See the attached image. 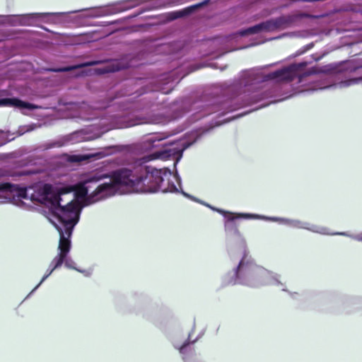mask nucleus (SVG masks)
<instances>
[{
    "label": "nucleus",
    "instance_id": "obj_4",
    "mask_svg": "<svg viewBox=\"0 0 362 362\" xmlns=\"http://www.w3.org/2000/svg\"><path fill=\"white\" fill-rule=\"evenodd\" d=\"M222 284L224 286L240 284L252 288L274 285L279 286L283 291L288 292L293 299L300 296L298 292H291L286 289L285 284L281 281L279 274L257 265L246 251H244L238 266L222 277Z\"/></svg>",
    "mask_w": 362,
    "mask_h": 362
},
{
    "label": "nucleus",
    "instance_id": "obj_23",
    "mask_svg": "<svg viewBox=\"0 0 362 362\" xmlns=\"http://www.w3.org/2000/svg\"><path fill=\"white\" fill-rule=\"evenodd\" d=\"M189 344V342H185L182 346H181L179 349L180 353L184 354L185 352V349Z\"/></svg>",
    "mask_w": 362,
    "mask_h": 362
},
{
    "label": "nucleus",
    "instance_id": "obj_30",
    "mask_svg": "<svg viewBox=\"0 0 362 362\" xmlns=\"http://www.w3.org/2000/svg\"><path fill=\"white\" fill-rule=\"evenodd\" d=\"M308 46H309L308 49H310V47H313V44H310V45H309Z\"/></svg>",
    "mask_w": 362,
    "mask_h": 362
},
{
    "label": "nucleus",
    "instance_id": "obj_28",
    "mask_svg": "<svg viewBox=\"0 0 362 362\" xmlns=\"http://www.w3.org/2000/svg\"><path fill=\"white\" fill-rule=\"evenodd\" d=\"M116 23V21H112V22L109 23V24H110V25H112V24H114V23Z\"/></svg>",
    "mask_w": 362,
    "mask_h": 362
},
{
    "label": "nucleus",
    "instance_id": "obj_26",
    "mask_svg": "<svg viewBox=\"0 0 362 362\" xmlns=\"http://www.w3.org/2000/svg\"><path fill=\"white\" fill-rule=\"evenodd\" d=\"M28 172L27 171H22L19 173V175H28Z\"/></svg>",
    "mask_w": 362,
    "mask_h": 362
},
{
    "label": "nucleus",
    "instance_id": "obj_14",
    "mask_svg": "<svg viewBox=\"0 0 362 362\" xmlns=\"http://www.w3.org/2000/svg\"><path fill=\"white\" fill-rule=\"evenodd\" d=\"M107 155V153H105L104 151H98L96 153H86V154H76V155H72L71 156L70 160L72 162H82V161L88 160L90 159H93V160L100 159L102 158L105 157Z\"/></svg>",
    "mask_w": 362,
    "mask_h": 362
},
{
    "label": "nucleus",
    "instance_id": "obj_16",
    "mask_svg": "<svg viewBox=\"0 0 362 362\" xmlns=\"http://www.w3.org/2000/svg\"><path fill=\"white\" fill-rule=\"evenodd\" d=\"M100 63V61H90V62H84L82 64H78L74 65V66H65V67H62V68L51 69V71H54V72H67V71H72L74 69H80V68H83V67H86V66H95Z\"/></svg>",
    "mask_w": 362,
    "mask_h": 362
},
{
    "label": "nucleus",
    "instance_id": "obj_7",
    "mask_svg": "<svg viewBox=\"0 0 362 362\" xmlns=\"http://www.w3.org/2000/svg\"><path fill=\"white\" fill-rule=\"evenodd\" d=\"M110 122L107 124L106 119H102L99 126L102 127L100 133L92 134L91 129H81L76 131L63 138V143L57 145L60 146L64 144H73L85 141L93 140L100 136L101 134L106 132L112 129H123L142 124H160L165 123L166 119L160 116L156 115L148 118L134 117L129 118L127 116H119L111 117ZM53 144L49 148L55 146Z\"/></svg>",
    "mask_w": 362,
    "mask_h": 362
},
{
    "label": "nucleus",
    "instance_id": "obj_1",
    "mask_svg": "<svg viewBox=\"0 0 362 362\" xmlns=\"http://www.w3.org/2000/svg\"><path fill=\"white\" fill-rule=\"evenodd\" d=\"M105 175H90L75 185V194L84 206L95 204L116 194L124 187L137 193H177L181 189V179L166 168L157 169L151 166L121 168L112 173L108 181Z\"/></svg>",
    "mask_w": 362,
    "mask_h": 362
},
{
    "label": "nucleus",
    "instance_id": "obj_18",
    "mask_svg": "<svg viewBox=\"0 0 362 362\" xmlns=\"http://www.w3.org/2000/svg\"><path fill=\"white\" fill-rule=\"evenodd\" d=\"M5 20L4 23L11 25V26H18L20 25V21L18 19V15H13V16H3Z\"/></svg>",
    "mask_w": 362,
    "mask_h": 362
},
{
    "label": "nucleus",
    "instance_id": "obj_29",
    "mask_svg": "<svg viewBox=\"0 0 362 362\" xmlns=\"http://www.w3.org/2000/svg\"><path fill=\"white\" fill-rule=\"evenodd\" d=\"M234 110H235V108H231V109L228 110V112L233 111Z\"/></svg>",
    "mask_w": 362,
    "mask_h": 362
},
{
    "label": "nucleus",
    "instance_id": "obj_24",
    "mask_svg": "<svg viewBox=\"0 0 362 362\" xmlns=\"http://www.w3.org/2000/svg\"><path fill=\"white\" fill-rule=\"evenodd\" d=\"M33 129H34V125H29V126L26 127V130H25L24 132H30V131H32Z\"/></svg>",
    "mask_w": 362,
    "mask_h": 362
},
{
    "label": "nucleus",
    "instance_id": "obj_19",
    "mask_svg": "<svg viewBox=\"0 0 362 362\" xmlns=\"http://www.w3.org/2000/svg\"><path fill=\"white\" fill-rule=\"evenodd\" d=\"M64 265L66 267L69 268V269H75L81 273H85L86 272L84 270H81V269H77L76 267H75V262L74 261L68 256V255L66 256V257H64Z\"/></svg>",
    "mask_w": 362,
    "mask_h": 362
},
{
    "label": "nucleus",
    "instance_id": "obj_15",
    "mask_svg": "<svg viewBox=\"0 0 362 362\" xmlns=\"http://www.w3.org/2000/svg\"><path fill=\"white\" fill-rule=\"evenodd\" d=\"M131 66L129 63L123 62V59H115L110 62L103 70V73L115 72Z\"/></svg>",
    "mask_w": 362,
    "mask_h": 362
},
{
    "label": "nucleus",
    "instance_id": "obj_6",
    "mask_svg": "<svg viewBox=\"0 0 362 362\" xmlns=\"http://www.w3.org/2000/svg\"><path fill=\"white\" fill-rule=\"evenodd\" d=\"M199 203L204 204V206L210 208L211 210L216 211L224 216L226 218L225 222V230L227 233L230 232L234 235L238 236L240 235V231L238 227L233 223V221L237 218H243V219H261L264 221H269L274 222H278L279 224L286 225L292 228H300L305 229L313 233H319L321 235H342L349 237L355 240L362 242V232L361 233L353 235L349 234L347 232H337V233H331L329 228L317 226L315 224H312L309 222L302 221L298 219H291L286 218H280V217H274V216H266L262 215H258L255 214H248V213H232L230 211H224L221 209H218L214 207L209 204H206L202 201L197 200Z\"/></svg>",
    "mask_w": 362,
    "mask_h": 362
},
{
    "label": "nucleus",
    "instance_id": "obj_11",
    "mask_svg": "<svg viewBox=\"0 0 362 362\" xmlns=\"http://www.w3.org/2000/svg\"><path fill=\"white\" fill-rule=\"evenodd\" d=\"M66 13H33L29 14L18 15L21 26L33 25L37 21L49 22V16H62Z\"/></svg>",
    "mask_w": 362,
    "mask_h": 362
},
{
    "label": "nucleus",
    "instance_id": "obj_12",
    "mask_svg": "<svg viewBox=\"0 0 362 362\" xmlns=\"http://www.w3.org/2000/svg\"><path fill=\"white\" fill-rule=\"evenodd\" d=\"M1 106L15 107L21 110H30L37 108V105L24 102L16 98L0 99V107Z\"/></svg>",
    "mask_w": 362,
    "mask_h": 362
},
{
    "label": "nucleus",
    "instance_id": "obj_25",
    "mask_svg": "<svg viewBox=\"0 0 362 362\" xmlns=\"http://www.w3.org/2000/svg\"><path fill=\"white\" fill-rule=\"evenodd\" d=\"M226 107V104L221 105V107L218 110H216V111L219 112V111H221V110H223Z\"/></svg>",
    "mask_w": 362,
    "mask_h": 362
},
{
    "label": "nucleus",
    "instance_id": "obj_22",
    "mask_svg": "<svg viewBox=\"0 0 362 362\" xmlns=\"http://www.w3.org/2000/svg\"><path fill=\"white\" fill-rule=\"evenodd\" d=\"M285 36L298 37V36H300V35L298 33H285V34H283L281 36L274 37V39H279V38H281V37H285Z\"/></svg>",
    "mask_w": 362,
    "mask_h": 362
},
{
    "label": "nucleus",
    "instance_id": "obj_13",
    "mask_svg": "<svg viewBox=\"0 0 362 362\" xmlns=\"http://www.w3.org/2000/svg\"><path fill=\"white\" fill-rule=\"evenodd\" d=\"M71 109L77 112L76 115H72V117L74 118H81L84 120H88L91 119L89 117L91 107L85 103L80 104H72L71 105Z\"/></svg>",
    "mask_w": 362,
    "mask_h": 362
},
{
    "label": "nucleus",
    "instance_id": "obj_5",
    "mask_svg": "<svg viewBox=\"0 0 362 362\" xmlns=\"http://www.w3.org/2000/svg\"><path fill=\"white\" fill-rule=\"evenodd\" d=\"M76 198L78 199L73 192L70 199L66 201L64 199L62 204L57 205L50 210L52 218H50L49 221L59 233L58 254L49 264V267H52L55 269L62 266L64 257L69 253L70 238L75 226L79 221L82 208L85 206L76 200Z\"/></svg>",
    "mask_w": 362,
    "mask_h": 362
},
{
    "label": "nucleus",
    "instance_id": "obj_27",
    "mask_svg": "<svg viewBox=\"0 0 362 362\" xmlns=\"http://www.w3.org/2000/svg\"><path fill=\"white\" fill-rule=\"evenodd\" d=\"M221 124H222V122H216V124H215V125H216V126H219V125H221Z\"/></svg>",
    "mask_w": 362,
    "mask_h": 362
},
{
    "label": "nucleus",
    "instance_id": "obj_31",
    "mask_svg": "<svg viewBox=\"0 0 362 362\" xmlns=\"http://www.w3.org/2000/svg\"><path fill=\"white\" fill-rule=\"evenodd\" d=\"M223 114H224V112H221V113H219V115H223Z\"/></svg>",
    "mask_w": 362,
    "mask_h": 362
},
{
    "label": "nucleus",
    "instance_id": "obj_3",
    "mask_svg": "<svg viewBox=\"0 0 362 362\" xmlns=\"http://www.w3.org/2000/svg\"><path fill=\"white\" fill-rule=\"evenodd\" d=\"M6 175V171L0 169V180ZM73 192H75V185L54 191L48 184L25 188L8 182H0V203L13 202L22 206V199H30L33 202L40 203L51 210L55 206L62 204L65 197Z\"/></svg>",
    "mask_w": 362,
    "mask_h": 362
},
{
    "label": "nucleus",
    "instance_id": "obj_10",
    "mask_svg": "<svg viewBox=\"0 0 362 362\" xmlns=\"http://www.w3.org/2000/svg\"><path fill=\"white\" fill-rule=\"evenodd\" d=\"M141 0H122L114 3L112 5L93 7L89 8H83L80 10L71 11L66 12L64 16L69 13H76L81 11H88L87 13L82 16L83 18H96L116 14L124 11L133 8L141 4Z\"/></svg>",
    "mask_w": 362,
    "mask_h": 362
},
{
    "label": "nucleus",
    "instance_id": "obj_17",
    "mask_svg": "<svg viewBox=\"0 0 362 362\" xmlns=\"http://www.w3.org/2000/svg\"><path fill=\"white\" fill-rule=\"evenodd\" d=\"M201 5H202V4H197L194 6H192L186 8L182 11L175 12L173 13V18H180V17H182L184 16L188 15L192 11H194L195 8L199 7Z\"/></svg>",
    "mask_w": 362,
    "mask_h": 362
},
{
    "label": "nucleus",
    "instance_id": "obj_21",
    "mask_svg": "<svg viewBox=\"0 0 362 362\" xmlns=\"http://www.w3.org/2000/svg\"><path fill=\"white\" fill-rule=\"evenodd\" d=\"M262 97H260L259 93H252V95L250 98V100L246 102L245 105H250L254 103H256L259 100H261Z\"/></svg>",
    "mask_w": 362,
    "mask_h": 362
},
{
    "label": "nucleus",
    "instance_id": "obj_20",
    "mask_svg": "<svg viewBox=\"0 0 362 362\" xmlns=\"http://www.w3.org/2000/svg\"><path fill=\"white\" fill-rule=\"evenodd\" d=\"M55 270V269H53L52 267H48L46 274L44 275L42 279H41L40 282L32 290V291L28 294V297L30 296L33 293H34L36 289L42 284L43 281H45L47 278L51 275V274Z\"/></svg>",
    "mask_w": 362,
    "mask_h": 362
},
{
    "label": "nucleus",
    "instance_id": "obj_8",
    "mask_svg": "<svg viewBox=\"0 0 362 362\" xmlns=\"http://www.w3.org/2000/svg\"><path fill=\"white\" fill-rule=\"evenodd\" d=\"M163 139L164 138L160 134H153L144 139L142 143L146 150L162 147V149L150 154L148 156V160L155 159L167 160L170 157H176L177 162L182 157L183 151L194 142V141L190 143H186L182 140H180L176 143L170 142L171 145H176V146L170 148L167 146V143L162 142Z\"/></svg>",
    "mask_w": 362,
    "mask_h": 362
},
{
    "label": "nucleus",
    "instance_id": "obj_9",
    "mask_svg": "<svg viewBox=\"0 0 362 362\" xmlns=\"http://www.w3.org/2000/svg\"><path fill=\"white\" fill-rule=\"evenodd\" d=\"M304 17L310 18L313 16L306 13L281 16L280 17L258 23L246 29H242L238 31V35L245 36L263 32L269 33L277 30L286 29L290 27L297 20Z\"/></svg>",
    "mask_w": 362,
    "mask_h": 362
},
{
    "label": "nucleus",
    "instance_id": "obj_2",
    "mask_svg": "<svg viewBox=\"0 0 362 362\" xmlns=\"http://www.w3.org/2000/svg\"><path fill=\"white\" fill-rule=\"evenodd\" d=\"M307 62H300L293 64L284 69L272 72L263 76H259L255 71H250L243 74L240 81V87H244V93L250 92V87L262 81L272 80L276 82L291 81L296 77L298 78V82H301L303 78L307 76L317 73L328 74L324 76L320 81L315 86L314 90H325L329 88H344L355 84H362V76L350 78L348 80L334 82L333 76L331 74L341 71L343 68L339 65L331 64L324 66L321 68H312L310 71H304ZM362 67V65L357 68Z\"/></svg>",
    "mask_w": 362,
    "mask_h": 362
}]
</instances>
